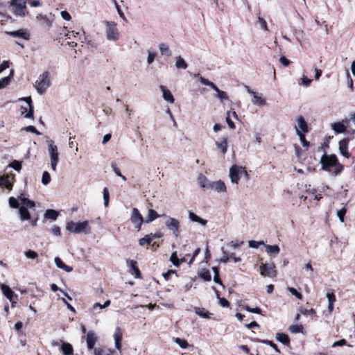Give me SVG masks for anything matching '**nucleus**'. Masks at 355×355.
Segmentation results:
<instances>
[{
	"mask_svg": "<svg viewBox=\"0 0 355 355\" xmlns=\"http://www.w3.org/2000/svg\"><path fill=\"white\" fill-rule=\"evenodd\" d=\"M1 290L3 295L10 301L12 300V295L14 294L13 291L10 289V288L7 285H1Z\"/></svg>",
	"mask_w": 355,
	"mask_h": 355,
	"instance_id": "obj_35",
	"label": "nucleus"
},
{
	"mask_svg": "<svg viewBox=\"0 0 355 355\" xmlns=\"http://www.w3.org/2000/svg\"><path fill=\"white\" fill-rule=\"evenodd\" d=\"M155 57H156V53L148 50V57H147V63L148 64H150L151 63H153Z\"/></svg>",
	"mask_w": 355,
	"mask_h": 355,
	"instance_id": "obj_50",
	"label": "nucleus"
},
{
	"mask_svg": "<svg viewBox=\"0 0 355 355\" xmlns=\"http://www.w3.org/2000/svg\"><path fill=\"white\" fill-rule=\"evenodd\" d=\"M8 166L13 168L15 171L19 172L21 168V163L19 161L15 160L11 162Z\"/></svg>",
	"mask_w": 355,
	"mask_h": 355,
	"instance_id": "obj_46",
	"label": "nucleus"
},
{
	"mask_svg": "<svg viewBox=\"0 0 355 355\" xmlns=\"http://www.w3.org/2000/svg\"><path fill=\"white\" fill-rule=\"evenodd\" d=\"M8 3L15 15L21 17L26 15V0H10Z\"/></svg>",
	"mask_w": 355,
	"mask_h": 355,
	"instance_id": "obj_5",
	"label": "nucleus"
},
{
	"mask_svg": "<svg viewBox=\"0 0 355 355\" xmlns=\"http://www.w3.org/2000/svg\"><path fill=\"white\" fill-rule=\"evenodd\" d=\"M19 214L20 219L22 221L28 220L31 218V214L28 211V209L24 206H21L19 209Z\"/></svg>",
	"mask_w": 355,
	"mask_h": 355,
	"instance_id": "obj_25",
	"label": "nucleus"
},
{
	"mask_svg": "<svg viewBox=\"0 0 355 355\" xmlns=\"http://www.w3.org/2000/svg\"><path fill=\"white\" fill-rule=\"evenodd\" d=\"M163 216V215H159L153 209H149L148 212V216L145 218V223H149L159 217Z\"/></svg>",
	"mask_w": 355,
	"mask_h": 355,
	"instance_id": "obj_26",
	"label": "nucleus"
},
{
	"mask_svg": "<svg viewBox=\"0 0 355 355\" xmlns=\"http://www.w3.org/2000/svg\"><path fill=\"white\" fill-rule=\"evenodd\" d=\"M96 336L94 332L89 331L87 335V345L89 349H92L96 341Z\"/></svg>",
	"mask_w": 355,
	"mask_h": 355,
	"instance_id": "obj_20",
	"label": "nucleus"
},
{
	"mask_svg": "<svg viewBox=\"0 0 355 355\" xmlns=\"http://www.w3.org/2000/svg\"><path fill=\"white\" fill-rule=\"evenodd\" d=\"M119 33L116 28V24L113 21H106V37L109 40H117Z\"/></svg>",
	"mask_w": 355,
	"mask_h": 355,
	"instance_id": "obj_9",
	"label": "nucleus"
},
{
	"mask_svg": "<svg viewBox=\"0 0 355 355\" xmlns=\"http://www.w3.org/2000/svg\"><path fill=\"white\" fill-rule=\"evenodd\" d=\"M245 89L248 94L252 95V103L257 106H264L266 105V99L263 98V95L261 93L254 92L250 89L249 86L245 85Z\"/></svg>",
	"mask_w": 355,
	"mask_h": 355,
	"instance_id": "obj_8",
	"label": "nucleus"
},
{
	"mask_svg": "<svg viewBox=\"0 0 355 355\" xmlns=\"http://www.w3.org/2000/svg\"><path fill=\"white\" fill-rule=\"evenodd\" d=\"M50 85L51 80L49 78V73L48 71H44L38 76L35 82L36 90L40 95H42L46 92Z\"/></svg>",
	"mask_w": 355,
	"mask_h": 355,
	"instance_id": "obj_3",
	"label": "nucleus"
},
{
	"mask_svg": "<svg viewBox=\"0 0 355 355\" xmlns=\"http://www.w3.org/2000/svg\"><path fill=\"white\" fill-rule=\"evenodd\" d=\"M320 162L322 165V168L325 171H329V166H334L338 163V159L336 155H324L320 160Z\"/></svg>",
	"mask_w": 355,
	"mask_h": 355,
	"instance_id": "obj_12",
	"label": "nucleus"
},
{
	"mask_svg": "<svg viewBox=\"0 0 355 355\" xmlns=\"http://www.w3.org/2000/svg\"><path fill=\"white\" fill-rule=\"evenodd\" d=\"M259 268L261 275L268 277H274L276 276L277 272L273 263H262Z\"/></svg>",
	"mask_w": 355,
	"mask_h": 355,
	"instance_id": "obj_11",
	"label": "nucleus"
},
{
	"mask_svg": "<svg viewBox=\"0 0 355 355\" xmlns=\"http://www.w3.org/2000/svg\"><path fill=\"white\" fill-rule=\"evenodd\" d=\"M266 251L270 255L277 256L279 252L280 248L277 245H265Z\"/></svg>",
	"mask_w": 355,
	"mask_h": 355,
	"instance_id": "obj_23",
	"label": "nucleus"
},
{
	"mask_svg": "<svg viewBox=\"0 0 355 355\" xmlns=\"http://www.w3.org/2000/svg\"><path fill=\"white\" fill-rule=\"evenodd\" d=\"M163 216L166 218L165 225L169 231H171L173 234L178 237L180 235L179 228L180 226V221L173 217L163 214Z\"/></svg>",
	"mask_w": 355,
	"mask_h": 355,
	"instance_id": "obj_7",
	"label": "nucleus"
},
{
	"mask_svg": "<svg viewBox=\"0 0 355 355\" xmlns=\"http://www.w3.org/2000/svg\"><path fill=\"white\" fill-rule=\"evenodd\" d=\"M175 67L177 69H186L188 67L185 60L181 56L175 57Z\"/></svg>",
	"mask_w": 355,
	"mask_h": 355,
	"instance_id": "obj_34",
	"label": "nucleus"
},
{
	"mask_svg": "<svg viewBox=\"0 0 355 355\" xmlns=\"http://www.w3.org/2000/svg\"><path fill=\"white\" fill-rule=\"evenodd\" d=\"M349 139H343L341 141H339V150L342 155H343L345 157H349V153H348V144H349Z\"/></svg>",
	"mask_w": 355,
	"mask_h": 355,
	"instance_id": "obj_16",
	"label": "nucleus"
},
{
	"mask_svg": "<svg viewBox=\"0 0 355 355\" xmlns=\"http://www.w3.org/2000/svg\"><path fill=\"white\" fill-rule=\"evenodd\" d=\"M111 167L112 168L113 171H114V173H116V175L119 177H120L123 181H125L126 180V178L121 173V171L119 170V168L116 166V163L114 162H112L111 164Z\"/></svg>",
	"mask_w": 355,
	"mask_h": 355,
	"instance_id": "obj_40",
	"label": "nucleus"
},
{
	"mask_svg": "<svg viewBox=\"0 0 355 355\" xmlns=\"http://www.w3.org/2000/svg\"><path fill=\"white\" fill-rule=\"evenodd\" d=\"M260 343L266 344L268 345H270V347H272L277 352L280 353L279 349H278L276 344H275L272 341L268 340H259Z\"/></svg>",
	"mask_w": 355,
	"mask_h": 355,
	"instance_id": "obj_42",
	"label": "nucleus"
},
{
	"mask_svg": "<svg viewBox=\"0 0 355 355\" xmlns=\"http://www.w3.org/2000/svg\"><path fill=\"white\" fill-rule=\"evenodd\" d=\"M13 73V71H11L10 74L6 77H4L0 80V89L3 88L6 86L10 81V76Z\"/></svg>",
	"mask_w": 355,
	"mask_h": 355,
	"instance_id": "obj_38",
	"label": "nucleus"
},
{
	"mask_svg": "<svg viewBox=\"0 0 355 355\" xmlns=\"http://www.w3.org/2000/svg\"><path fill=\"white\" fill-rule=\"evenodd\" d=\"M61 350L64 355H72L73 352L72 345L67 343H62L61 345Z\"/></svg>",
	"mask_w": 355,
	"mask_h": 355,
	"instance_id": "obj_29",
	"label": "nucleus"
},
{
	"mask_svg": "<svg viewBox=\"0 0 355 355\" xmlns=\"http://www.w3.org/2000/svg\"><path fill=\"white\" fill-rule=\"evenodd\" d=\"M6 33L14 37H21L26 40H28L30 38V34L25 30L19 29L15 31H8Z\"/></svg>",
	"mask_w": 355,
	"mask_h": 355,
	"instance_id": "obj_14",
	"label": "nucleus"
},
{
	"mask_svg": "<svg viewBox=\"0 0 355 355\" xmlns=\"http://www.w3.org/2000/svg\"><path fill=\"white\" fill-rule=\"evenodd\" d=\"M300 311L303 314V315H311L312 316H314L315 315V311L313 309H303V308H301L300 309Z\"/></svg>",
	"mask_w": 355,
	"mask_h": 355,
	"instance_id": "obj_53",
	"label": "nucleus"
},
{
	"mask_svg": "<svg viewBox=\"0 0 355 355\" xmlns=\"http://www.w3.org/2000/svg\"><path fill=\"white\" fill-rule=\"evenodd\" d=\"M0 186L5 187L8 189H12V184L10 181L9 176L2 175L0 177Z\"/></svg>",
	"mask_w": 355,
	"mask_h": 355,
	"instance_id": "obj_32",
	"label": "nucleus"
},
{
	"mask_svg": "<svg viewBox=\"0 0 355 355\" xmlns=\"http://www.w3.org/2000/svg\"><path fill=\"white\" fill-rule=\"evenodd\" d=\"M261 245H264L263 241H254V240H251V241H248V245L250 248H257Z\"/></svg>",
	"mask_w": 355,
	"mask_h": 355,
	"instance_id": "obj_49",
	"label": "nucleus"
},
{
	"mask_svg": "<svg viewBox=\"0 0 355 355\" xmlns=\"http://www.w3.org/2000/svg\"><path fill=\"white\" fill-rule=\"evenodd\" d=\"M21 130H25L26 132H30L35 133V135H40V132H39L36 128L33 125H28L21 129Z\"/></svg>",
	"mask_w": 355,
	"mask_h": 355,
	"instance_id": "obj_55",
	"label": "nucleus"
},
{
	"mask_svg": "<svg viewBox=\"0 0 355 355\" xmlns=\"http://www.w3.org/2000/svg\"><path fill=\"white\" fill-rule=\"evenodd\" d=\"M122 340V334L120 331V329L117 327L116 329V331L114 334V341H115V347L117 349L120 350L121 347V341Z\"/></svg>",
	"mask_w": 355,
	"mask_h": 355,
	"instance_id": "obj_28",
	"label": "nucleus"
},
{
	"mask_svg": "<svg viewBox=\"0 0 355 355\" xmlns=\"http://www.w3.org/2000/svg\"><path fill=\"white\" fill-rule=\"evenodd\" d=\"M197 181H198V184L202 189H210L211 182H209L205 175L200 174L198 178Z\"/></svg>",
	"mask_w": 355,
	"mask_h": 355,
	"instance_id": "obj_21",
	"label": "nucleus"
},
{
	"mask_svg": "<svg viewBox=\"0 0 355 355\" xmlns=\"http://www.w3.org/2000/svg\"><path fill=\"white\" fill-rule=\"evenodd\" d=\"M346 213V209L343 208L339 211H337V216L339 218L340 222H344V217L345 214Z\"/></svg>",
	"mask_w": 355,
	"mask_h": 355,
	"instance_id": "obj_58",
	"label": "nucleus"
},
{
	"mask_svg": "<svg viewBox=\"0 0 355 355\" xmlns=\"http://www.w3.org/2000/svg\"><path fill=\"white\" fill-rule=\"evenodd\" d=\"M160 89L163 93L164 99L167 102L173 103L175 100L171 92L163 85L160 86Z\"/></svg>",
	"mask_w": 355,
	"mask_h": 355,
	"instance_id": "obj_22",
	"label": "nucleus"
},
{
	"mask_svg": "<svg viewBox=\"0 0 355 355\" xmlns=\"http://www.w3.org/2000/svg\"><path fill=\"white\" fill-rule=\"evenodd\" d=\"M230 112L228 111L227 112V117H226V122L228 124L229 127L231 128V129H234L235 128V125L234 123V122L231 120L230 117Z\"/></svg>",
	"mask_w": 355,
	"mask_h": 355,
	"instance_id": "obj_59",
	"label": "nucleus"
},
{
	"mask_svg": "<svg viewBox=\"0 0 355 355\" xmlns=\"http://www.w3.org/2000/svg\"><path fill=\"white\" fill-rule=\"evenodd\" d=\"M151 241L152 240L150 239L149 234H147L144 238L139 239V244L143 246L145 244L149 245L151 243Z\"/></svg>",
	"mask_w": 355,
	"mask_h": 355,
	"instance_id": "obj_47",
	"label": "nucleus"
},
{
	"mask_svg": "<svg viewBox=\"0 0 355 355\" xmlns=\"http://www.w3.org/2000/svg\"><path fill=\"white\" fill-rule=\"evenodd\" d=\"M297 135L299 136L300 140L304 147H308L309 146V142L306 140L304 134H300L297 132Z\"/></svg>",
	"mask_w": 355,
	"mask_h": 355,
	"instance_id": "obj_54",
	"label": "nucleus"
},
{
	"mask_svg": "<svg viewBox=\"0 0 355 355\" xmlns=\"http://www.w3.org/2000/svg\"><path fill=\"white\" fill-rule=\"evenodd\" d=\"M20 101H24L26 102L28 107V112L24 115V117L26 119H34L33 113H34V107L32 104V100L31 97H25L19 99Z\"/></svg>",
	"mask_w": 355,
	"mask_h": 355,
	"instance_id": "obj_15",
	"label": "nucleus"
},
{
	"mask_svg": "<svg viewBox=\"0 0 355 355\" xmlns=\"http://www.w3.org/2000/svg\"><path fill=\"white\" fill-rule=\"evenodd\" d=\"M221 250L223 251V257L218 260V262L225 263L228 261L230 256L225 251H224L223 248H221Z\"/></svg>",
	"mask_w": 355,
	"mask_h": 355,
	"instance_id": "obj_56",
	"label": "nucleus"
},
{
	"mask_svg": "<svg viewBox=\"0 0 355 355\" xmlns=\"http://www.w3.org/2000/svg\"><path fill=\"white\" fill-rule=\"evenodd\" d=\"M46 142L48 144V153L50 157L51 168L53 171H56L57 165L60 160L58 147L51 139L46 140Z\"/></svg>",
	"mask_w": 355,
	"mask_h": 355,
	"instance_id": "obj_1",
	"label": "nucleus"
},
{
	"mask_svg": "<svg viewBox=\"0 0 355 355\" xmlns=\"http://www.w3.org/2000/svg\"><path fill=\"white\" fill-rule=\"evenodd\" d=\"M130 262V267L135 272L136 276L137 277H139V275L141 273H140V271H139L138 267L137 266V262L133 260H131Z\"/></svg>",
	"mask_w": 355,
	"mask_h": 355,
	"instance_id": "obj_52",
	"label": "nucleus"
},
{
	"mask_svg": "<svg viewBox=\"0 0 355 355\" xmlns=\"http://www.w3.org/2000/svg\"><path fill=\"white\" fill-rule=\"evenodd\" d=\"M54 261L58 268H61L67 272H70L73 270V268L64 264L60 257H55Z\"/></svg>",
	"mask_w": 355,
	"mask_h": 355,
	"instance_id": "obj_24",
	"label": "nucleus"
},
{
	"mask_svg": "<svg viewBox=\"0 0 355 355\" xmlns=\"http://www.w3.org/2000/svg\"><path fill=\"white\" fill-rule=\"evenodd\" d=\"M297 125L295 126V131L296 134L297 135V132L300 134H304L308 132V125L306 122L305 121L304 119L302 116H299L297 118Z\"/></svg>",
	"mask_w": 355,
	"mask_h": 355,
	"instance_id": "obj_13",
	"label": "nucleus"
},
{
	"mask_svg": "<svg viewBox=\"0 0 355 355\" xmlns=\"http://www.w3.org/2000/svg\"><path fill=\"white\" fill-rule=\"evenodd\" d=\"M159 49L160 53L162 55H166L168 57L171 55V51L170 50L168 46L164 43H161L159 44Z\"/></svg>",
	"mask_w": 355,
	"mask_h": 355,
	"instance_id": "obj_33",
	"label": "nucleus"
},
{
	"mask_svg": "<svg viewBox=\"0 0 355 355\" xmlns=\"http://www.w3.org/2000/svg\"><path fill=\"white\" fill-rule=\"evenodd\" d=\"M194 76L199 77V80L202 85L209 86L211 89H213L216 92V94L214 95V96L216 98H218L221 102H223L225 100L229 99L227 94L225 92L220 90L218 88V87L215 84H214L212 82L209 81V80H207L202 76H200L199 73L194 74Z\"/></svg>",
	"mask_w": 355,
	"mask_h": 355,
	"instance_id": "obj_4",
	"label": "nucleus"
},
{
	"mask_svg": "<svg viewBox=\"0 0 355 355\" xmlns=\"http://www.w3.org/2000/svg\"><path fill=\"white\" fill-rule=\"evenodd\" d=\"M288 291L293 295H295L297 299L302 300V295L295 288L293 287H288Z\"/></svg>",
	"mask_w": 355,
	"mask_h": 355,
	"instance_id": "obj_51",
	"label": "nucleus"
},
{
	"mask_svg": "<svg viewBox=\"0 0 355 355\" xmlns=\"http://www.w3.org/2000/svg\"><path fill=\"white\" fill-rule=\"evenodd\" d=\"M103 194L104 205L107 207L109 206V200H110V193H109V190L107 187L104 188Z\"/></svg>",
	"mask_w": 355,
	"mask_h": 355,
	"instance_id": "obj_41",
	"label": "nucleus"
},
{
	"mask_svg": "<svg viewBox=\"0 0 355 355\" xmlns=\"http://www.w3.org/2000/svg\"><path fill=\"white\" fill-rule=\"evenodd\" d=\"M243 174L248 176V172L242 166L232 165L230 168V178L233 184H238Z\"/></svg>",
	"mask_w": 355,
	"mask_h": 355,
	"instance_id": "obj_6",
	"label": "nucleus"
},
{
	"mask_svg": "<svg viewBox=\"0 0 355 355\" xmlns=\"http://www.w3.org/2000/svg\"><path fill=\"white\" fill-rule=\"evenodd\" d=\"M188 216H189V218L192 222L198 223L202 226L205 227V226H206V225L207 223V220L200 218V216H197L196 214H194L192 211H189Z\"/></svg>",
	"mask_w": 355,
	"mask_h": 355,
	"instance_id": "obj_18",
	"label": "nucleus"
},
{
	"mask_svg": "<svg viewBox=\"0 0 355 355\" xmlns=\"http://www.w3.org/2000/svg\"><path fill=\"white\" fill-rule=\"evenodd\" d=\"M175 343H177L182 349L187 348V347L189 345V344H188L187 340L181 339V338H176L175 339Z\"/></svg>",
	"mask_w": 355,
	"mask_h": 355,
	"instance_id": "obj_44",
	"label": "nucleus"
},
{
	"mask_svg": "<svg viewBox=\"0 0 355 355\" xmlns=\"http://www.w3.org/2000/svg\"><path fill=\"white\" fill-rule=\"evenodd\" d=\"M200 277L205 281L211 280V275L209 271L206 270L200 273Z\"/></svg>",
	"mask_w": 355,
	"mask_h": 355,
	"instance_id": "obj_62",
	"label": "nucleus"
},
{
	"mask_svg": "<svg viewBox=\"0 0 355 355\" xmlns=\"http://www.w3.org/2000/svg\"><path fill=\"white\" fill-rule=\"evenodd\" d=\"M51 182V176L48 171H44L42 177V183L44 185H47Z\"/></svg>",
	"mask_w": 355,
	"mask_h": 355,
	"instance_id": "obj_39",
	"label": "nucleus"
},
{
	"mask_svg": "<svg viewBox=\"0 0 355 355\" xmlns=\"http://www.w3.org/2000/svg\"><path fill=\"white\" fill-rule=\"evenodd\" d=\"M22 206L26 208H33L35 206V203L34 201L27 199L25 203L22 204Z\"/></svg>",
	"mask_w": 355,
	"mask_h": 355,
	"instance_id": "obj_61",
	"label": "nucleus"
},
{
	"mask_svg": "<svg viewBox=\"0 0 355 355\" xmlns=\"http://www.w3.org/2000/svg\"><path fill=\"white\" fill-rule=\"evenodd\" d=\"M279 62L284 67H288L290 64V61L284 56L280 57Z\"/></svg>",
	"mask_w": 355,
	"mask_h": 355,
	"instance_id": "obj_63",
	"label": "nucleus"
},
{
	"mask_svg": "<svg viewBox=\"0 0 355 355\" xmlns=\"http://www.w3.org/2000/svg\"><path fill=\"white\" fill-rule=\"evenodd\" d=\"M195 313L201 318H209L210 313L208 311H205L204 308H195Z\"/></svg>",
	"mask_w": 355,
	"mask_h": 355,
	"instance_id": "obj_36",
	"label": "nucleus"
},
{
	"mask_svg": "<svg viewBox=\"0 0 355 355\" xmlns=\"http://www.w3.org/2000/svg\"><path fill=\"white\" fill-rule=\"evenodd\" d=\"M219 303L223 307H228L230 306L229 302L224 297L219 298Z\"/></svg>",
	"mask_w": 355,
	"mask_h": 355,
	"instance_id": "obj_64",
	"label": "nucleus"
},
{
	"mask_svg": "<svg viewBox=\"0 0 355 355\" xmlns=\"http://www.w3.org/2000/svg\"><path fill=\"white\" fill-rule=\"evenodd\" d=\"M289 331L293 334L302 332L303 327L301 324H293L289 327Z\"/></svg>",
	"mask_w": 355,
	"mask_h": 355,
	"instance_id": "obj_37",
	"label": "nucleus"
},
{
	"mask_svg": "<svg viewBox=\"0 0 355 355\" xmlns=\"http://www.w3.org/2000/svg\"><path fill=\"white\" fill-rule=\"evenodd\" d=\"M25 256L26 258L31 259H35L38 257L37 253L32 250H28L26 251Z\"/></svg>",
	"mask_w": 355,
	"mask_h": 355,
	"instance_id": "obj_43",
	"label": "nucleus"
},
{
	"mask_svg": "<svg viewBox=\"0 0 355 355\" xmlns=\"http://www.w3.org/2000/svg\"><path fill=\"white\" fill-rule=\"evenodd\" d=\"M275 338L277 341L282 343L286 346H288L290 343V339L288 335L283 333H277L276 334Z\"/></svg>",
	"mask_w": 355,
	"mask_h": 355,
	"instance_id": "obj_27",
	"label": "nucleus"
},
{
	"mask_svg": "<svg viewBox=\"0 0 355 355\" xmlns=\"http://www.w3.org/2000/svg\"><path fill=\"white\" fill-rule=\"evenodd\" d=\"M130 220L134 225L135 229L138 231L141 230L142 223L145 222L143 216L139 213V211L137 208H133L130 215Z\"/></svg>",
	"mask_w": 355,
	"mask_h": 355,
	"instance_id": "obj_10",
	"label": "nucleus"
},
{
	"mask_svg": "<svg viewBox=\"0 0 355 355\" xmlns=\"http://www.w3.org/2000/svg\"><path fill=\"white\" fill-rule=\"evenodd\" d=\"M8 202H9V205L11 207L15 208V209H17L19 207V203L15 198L10 197Z\"/></svg>",
	"mask_w": 355,
	"mask_h": 355,
	"instance_id": "obj_48",
	"label": "nucleus"
},
{
	"mask_svg": "<svg viewBox=\"0 0 355 355\" xmlns=\"http://www.w3.org/2000/svg\"><path fill=\"white\" fill-rule=\"evenodd\" d=\"M113 3L115 6V8L117 10V12L118 14L119 15V16L124 20V21H126V18L123 14V12H122V10H121L119 6L118 5L117 2L116 1V0H114L113 1Z\"/></svg>",
	"mask_w": 355,
	"mask_h": 355,
	"instance_id": "obj_57",
	"label": "nucleus"
},
{
	"mask_svg": "<svg viewBox=\"0 0 355 355\" xmlns=\"http://www.w3.org/2000/svg\"><path fill=\"white\" fill-rule=\"evenodd\" d=\"M58 215L59 213L54 209H47L44 214L45 218L51 219L53 220H57Z\"/></svg>",
	"mask_w": 355,
	"mask_h": 355,
	"instance_id": "obj_31",
	"label": "nucleus"
},
{
	"mask_svg": "<svg viewBox=\"0 0 355 355\" xmlns=\"http://www.w3.org/2000/svg\"><path fill=\"white\" fill-rule=\"evenodd\" d=\"M66 229L71 232L76 234H80V233H85V234H89L90 233V227L89 225V222L85 220L83 222L80 223H75L73 221H70L67 223Z\"/></svg>",
	"mask_w": 355,
	"mask_h": 355,
	"instance_id": "obj_2",
	"label": "nucleus"
},
{
	"mask_svg": "<svg viewBox=\"0 0 355 355\" xmlns=\"http://www.w3.org/2000/svg\"><path fill=\"white\" fill-rule=\"evenodd\" d=\"M209 189L215 190L217 192H224L226 191V186L225 183L221 180L211 182Z\"/></svg>",
	"mask_w": 355,
	"mask_h": 355,
	"instance_id": "obj_17",
	"label": "nucleus"
},
{
	"mask_svg": "<svg viewBox=\"0 0 355 355\" xmlns=\"http://www.w3.org/2000/svg\"><path fill=\"white\" fill-rule=\"evenodd\" d=\"M258 22L259 23L261 28H263L265 31H268V26L267 24L265 21V19L261 17H258Z\"/></svg>",
	"mask_w": 355,
	"mask_h": 355,
	"instance_id": "obj_60",
	"label": "nucleus"
},
{
	"mask_svg": "<svg viewBox=\"0 0 355 355\" xmlns=\"http://www.w3.org/2000/svg\"><path fill=\"white\" fill-rule=\"evenodd\" d=\"M216 147L221 151L223 154L227 152L228 146V139L227 137H224L217 141H216Z\"/></svg>",
	"mask_w": 355,
	"mask_h": 355,
	"instance_id": "obj_19",
	"label": "nucleus"
},
{
	"mask_svg": "<svg viewBox=\"0 0 355 355\" xmlns=\"http://www.w3.org/2000/svg\"><path fill=\"white\" fill-rule=\"evenodd\" d=\"M331 128L336 133H343L346 130V126L341 122L332 123Z\"/></svg>",
	"mask_w": 355,
	"mask_h": 355,
	"instance_id": "obj_30",
	"label": "nucleus"
},
{
	"mask_svg": "<svg viewBox=\"0 0 355 355\" xmlns=\"http://www.w3.org/2000/svg\"><path fill=\"white\" fill-rule=\"evenodd\" d=\"M170 261L173 263V264L175 266L178 267L180 266V260L178 257L176 252H174L172 253L171 258H170Z\"/></svg>",
	"mask_w": 355,
	"mask_h": 355,
	"instance_id": "obj_45",
	"label": "nucleus"
}]
</instances>
